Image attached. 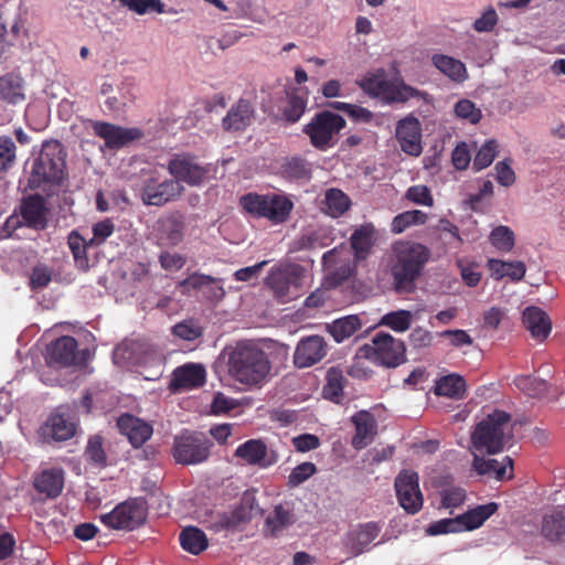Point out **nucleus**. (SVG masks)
<instances>
[{"instance_id": "nucleus-57", "label": "nucleus", "mask_w": 565, "mask_h": 565, "mask_svg": "<svg viewBox=\"0 0 565 565\" xmlns=\"http://www.w3.org/2000/svg\"><path fill=\"white\" fill-rule=\"evenodd\" d=\"M494 171L497 174V181L500 185L504 188H509L515 182V173L513 169L511 168V160L504 159L502 161H499L494 166Z\"/></svg>"}, {"instance_id": "nucleus-28", "label": "nucleus", "mask_w": 565, "mask_h": 565, "mask_svg": "<svg viewBox=\"0 0 565 565\" xmlns=\"http://www.w3.org/2000/svg\"><path fill=\"white\" fill-rule=\"evenodd\" d=\"M254 113V108L249 102L239 99L230 108L222 120V126L226 131L245 130L252 124Z\"/></svg>"}, {"instance_id": "nucleus-64", "label": "nucleus", "mask_w": 565, "mask_h": 565, "mask_svg": "<svg viewBox=\"0 0 565 565\" xmlns=\"http://www.w3.org/2000/svg\"><path fill=\"white\" fill-rule=\"evenodd\" d=\"M466 499V493L461 488H448L441 492V504L446 509H452L461 505Z\"/></svg>"}, {"instance_id": "nucleus-44", "label": "nucleus", "mask_w": 565, "mask_h": 565, "mask_svg": "<svg viewBox=\"0 0 565 565\" xmlns=\"http://www.w3.org/2000/svg\"><path fill=\"white\" fill-rule=\"evenodd\" d=\"M426 220V213L419 210L406 211L393 218L391 231L395 234H401L412 225L424 224Z\"/></svg>"}, {"instance_id": "nucleus-27", "label": "nucleus", "mask_w": 565, "mask_h": 565, "mask_svg": "<svg viewBox=\"0 0 565 565\" xmlns=\"http://www.w3.org/2000/svg\"><path fill=\"white\" fill-rule=\"evenodd\" d=\"M376 239V230L372 223H363L356 226L350 237L355 260L365 259L371 254Z\"/></svg>"}, {"instance_id": "nucleus-8", "label": "nucleus", "mask_w": 565, "mask_h": 565, "mask_svg": "<svg viewBox=\"0 0 565 565\" xmlns=\"http://www.w3.org/2000/svg\"><path fill=\"white\" fill-rule=\"evenodd\" d=\"M345 127V120L338 114L329 110L317 114L303 131L309 136L311 145L319 150H327L334 146L337 136Z\"/></svg>"}, {"instance_id": "nucleus-48", "label": "nucleus", "mask_w": 565, "mask_h": 565, "mask_svg": "<svg viewBox=\"0 0 565 565\" xmlns=\"http://www.w3.org/2000/svg\"><path fill=\"white\" fill-rule=\"evenodd\" d=\"M454 113L456 117L471 125L478 124L482 118L481 109L478 108L472 100L466 98H462L455 104Z\"/></svg>"}, {"instance_id": "nucleus-13", "label": "nucleus", "mask_w": 565, "mask_h": 565, "mask_svg": "<svg viewBox=\"0 0 565 565\" xmlns=\"http://www.w3.org/2000/svg\"><path fill=\"white\" fill-rule=\"evenodd\" d=\"M183 191V185L173 179L150 177L143 182L140 196L146 205L161 206L180 198Z\"/></svg>"}, {"instance_id": "nucleus-34", "label": "nucleus", "mask_w": 565, "mask_h": 565, "mask_svg": "<svg viewBox=\"0 0 565 565\" xmlns=\"http://www.w3.org/2000/svg\"><path fill=\"white\" fill-rule=\"evenodd\" d=\"M364 322L358 315H349L327 324V331L337 343H341L362 329Z\"/></svg>"}, {"instance_id": "nucleus-56", "label": "nucleus", "mask_w": 565, "mask_h": 565, "mask_svg": "<svg viewBox=\"0 0 565 565\" xmlns=\"http://www.w3.org/2000/svg\"><path fill=\"white\" fill-rule=\"evenodd\" d=\"M317 471L315 463L312 462H302L295 467L288 477V486L294 488L306 480H308L311 476H313Z\"/></svg>"}, {"instance_id": "nucleus-11", "label": "nucleus", "mask_w": 565, "mask_h": 565, "mask_svg": "<svg viewBox=\"0 0 565 565\" xmlns=\"http://www.w3.org/2000/svg\"><path fill=\"white\" fill-rule=\"evenodd\" d=\"M60 143L47 142L34 160L30 182L39 186L42 182L57 183L63 179L64 162L60 157Z\"/></svg>"}, {"instance_id": "nucleus-50", "label": "nucleus", "mask_w": 565, "mask_h": 565, "mask_svg": "<svg viewBox=\"0 0 565 565\" xmlns=\"http://www.w3.org/2000/svg\"><path fill=\"white\" fill-rule=\"evenodd\" d=\"M515 386L529 396H540L547 390V383L532 375H520L514 380Z\"/></svg>"}, {"instance_id": "nucleus-3", "label": "nucleus", "mask_w": 565, "mask_h": 565, "mask_svg": "<svg viewBox=\"0 0 565 565\" xmlns=\"http://www.w3.org/2000/svg\"><path fill=\"white\" fill-rule=\"evenodd\" d=\"M511 417L503 411H494L483 418L471 435V452L495 455L512 438Z\"/></svg>"}, {"instance_id": "nucleus-51", "label": "nucleus", "mask_w": 565, "mask_h": 565, "mask_svg": "<svg viewBox=\"0 0 565 565\" xmlns=\"http://www.w3.org/2000/svg\"><path fill=\"white\" fill-rule=\"evenodd\" d=\"M128 10L143 15L149 11L164 13V3L161 0H118Z\"/></svg>"}, {"instance_id": "nucleus-43", "label": "nucleus", "mask_w": 565, "mask_h": 565, "mask_svg": "<svg viewBox=\"0 0 565 565\" xmlns=\"http://www.w3.org/2000/svg\"><path fill=\"white\" fill-rule=\"evenodd\" d=\"M489 241L498 250L509 253L515 245V235L509 226L499 225L491 231Z\"/></svg>"}, {"instance_id": "nucleus-63", "label": "nucleus", "mask_w": 565, "mask_h": 565, "mask_svg": "<svg viewBox=\"0 0 565 565\" xmlns=\"http://www.w3.org/2000/svg\"><path fill=\"white\" fill-rule=\"evenodd\" d=\"M497 23L498 14L493 8L489 7L482 12L481 17L476 19L473 22V29L477 32H490Z\"/></svg>"}, {"instance_id": "nucleus-14", "label": "nucleus", "mask_w": 565, "mask_h": 565, "mask_svg": "<svg viewBox=\"0 0 565 565\" xmlns=\"http://www.w3.org/2000/svg\"><path fill=\"white\" fill-rule=\"evenodd\" d=\"M394 486L399 505L407 513L416 514L424 503L418 475L412 470H403L396 477Z\"/></svg>"}, {"instance_id": "nucleus-58", "label": "nucleus", "mask_w": 565, "mask_h": 565, "mask_svg": "<svg viewBox=\"0 0 565 565\" xmlns=\"http://www.w3.org/2000/svg\"><path fill=\"white\" fill-rule=\"evenodd\" d=\"M15 159V145L10 137H0V170H7Z\"/></svg>"}, {"instance_id": "nucleus-2", "label": "nucleus", "mask_w": 565, "mask_h": 565, "mask_svg": "<svg viewBox=\"0 0 565 565\" xmlns=\"http://www.w3.org/2000/svg\"><path fill=\"white\" fill-rule=\"evenodd\" d=\"M271 364L266 353L249 342H238L230 352L227 373L245 386H259L267 381Z\"/></svg>"}, {"instance_id": "nucleus-39", "label": "nucleus", "mask_w": 565, "mask_h": 565, "mask_svg": "<svg viewBox=\"0 0 565 565\" xmlns=\"http://www.w3.org/2000/svg\"><path fill=\"white\" fill-rule=\"evenodd\" d=\"M180 544L184 551L193 555H198L206 550L209 542L202 530L189 526L182 530L180 534Z\"/></svg>"}, {"instance_id": "nucleus-42", "label": "nucleus", "mask_w": 565, "mask_h": 565, "mask_svg": "<svg viewBox=\"0 0 565 565\" xmlns=\"http://www.w3.org/2000/svg\"><path fill=\"white\" fill-rule=\"evenodd\" d=\"M160 239L166 245L174 246L183 238V223L178 217H168L161 221Z\"/></svg>"}, {"instance_id": "nucleus-19", "label": "nucleus", "mask_w": 565, "mask_h": 565, "mask_svg": "<svg viewBox=\"0 0 565 565\" xmlns=\"http://www.w3.org/2000/svg\"><path fill=\"white\" fill-rule=\"evenodd\" d=\"M206 371L202 364L186 363L173 371L170 388L185 392L201 387L205 383Z\"/></svg>"}, {"instance_id": "nucleus-7", "label": "nucleus", "mask_w": 565, "mask_h": 565, "mask_svg": "<svg viewBox=\"0 0 565 565\" xmlns=\"http://www.w3.org/2000/svg\"><path fill=\"white\" fill-rule=\"evenodd\" d=\"M148 515V505L142 498L118 503L110 512L99 515L100 522L111 530L134 531L141 526Z\"/></svg>"}, {"instance_id": "nucleus-49", "label": "nucleus", "mask_w": 565, "mask_h": 565, "mask_svg": "<svg viewBox=\"0 0 565 565\" xmlns=\"http://www.w3.org/2000/svg\"><path fill=\"white\" fill-rule=\"evenodd\" d=\"M413 313L408 310L388 312L382 317L381 323L396 332H404L409 329Z\"/></svg>"}, {"instance_id": "nucleus-52", "label": "nucleus", "mask_w": 565, "mask_h": 565, "mask_svg": "<svg viewBox=\"0 0 565 565\" xmlns=\"http://www.w3.org/2000/svg\"><path fill=\"white\" fill-rule=\"evenodd\" d=\"M294 522L292 514L282 505H277L266 524L271 535H277L284 527Z\"/></svg>"}, {"instance_id": "nucleus-62", "label": "nucleus", "mask_w": 565, "mask_h": 565, "mask_svg": "<svg viewBox=\"0 0 565 565\" xmlns=\"http://www.w3.org/2000/svg\"><path fill=\"white\" fill-rule=\"evenodd\" d=\"M52 279L51 269L43 265L39 264L34 266L30 277V284L33 289L43 288L49 285Z\"/></svg>"}, {"instance_id": "nucleus-1", "label": "nucleus", "mask_w": 565, "mask_h": 565, "mask_svg": "<svg viewBox=\"0 0 565 565\" xmlns=\"http://www.w3.org/2000/svg\"><path fill=\"white\" fill-rule=\"evenodd\" d=\"M429 258L430 250L423 244L409 241L395 242L392 245L391 274L396 291H413L415 281Z\"/></svg>"}, {"instance_id": "nucleus-38", "label": "nucleus", "mask_w": 565, "mask_h": 565, "mask_svg": "<svg viewBox=\"0 0 565 565\" xmlns=\"http://www.w3.org/2000/svg\"><path fill=\"white\" fill-rule=\"evenodd\" d=\"M466 391L465 380L457 374H449L440 377L435 385L436 395L449 398H462Z\"/></svg>"}, {"instance_id": "nucleus-10", "label": "nucleus", "mask_w": 565, "mask_h": 565, "mask_svg": "<svg viewBox=\"0 0 565 565\" xmlns=\"http://www.w3.org/2000/svg\"><path fill=\"white\" fill-rule=\"evenodd\" d=\"M211 441L201 433L184 431L174 437L172 456L181 465H199L207 460Z\"/></svg>"}, {"instance_id": "nucleus-54", "label": "nucleus", "mask_w": 565, "mask_h": 565, "mask_svg": "<svg viewBox=\"0 0 565 565\" xmlns=\"http://www.w3.org/2000/svg\"><path fill=\"white\" fill-rule=\"evenodd\" d=\"M216 284V278L207 276V275H191L189 278L179 282V287L183 289L184 292H189L191 290H200L204 291L205 289L213 287Z\"/></svg>"}, {"instance_id": "nucleus-16", "label": "nucleus", "mask_w": 565, "mask_h": 565, "mask_svg": "<svg viewBox=\"0 0 565 565\" xmlns=\"http://www.w3.org/2000/svg\"><path fill=\"white\" fill-rule=\"evenodd\" d=\"M322 264L328 279L339 285L352 274L354 266L351 263L350 253L344 247H335L323 254Z\"/></svg>"}, {"instance_id": "nucleus-24", "label": "nucleus", "mask_w": 565, "mask_h": 565, "mask_svg": "<svg viewBox=\"0 0 565 565\" xmlns=\"http://www.w3.org/2000/svg\"><path fill=\"white\" fill-rule=\"evenodd\" d=\"M97 136L103 138L109 148H120L140 137L136 128H122L108 122L97 121L93 126Z\"/></svg>"}, {"instance_id": "nucleus-12", "label": "nucleus", "mask_w": 565, "mask_h": 565, "mask_svg": "<svg viewBox=\"0 0 565 565\" xmlns=\"http://www.w3.org/2000/svg\"><path fill=\"white\" fill-rule=\"evenodd\" d=\"M168 171L174 181L196 186L209 178L211 167L202 164L195 157L186 153L175 154L168 162Z\"/></svg>"}, {"instance_id": "nucleus-37", "label": "nucleus", "mask_w": 565, "mask_h": 565, "mask_svg": "<svg viewBox=\"0 0 565 565\" xmlns=\"http://www.w3.org/2000/svg\"><path fill=\"white\" fill-rule=\"evenodd\" d=\"M488 268L494 279H502L509 277L512 280H521L525 273V264L521 260L505 262L500 259H489Z\"/></svg>"}, {"instance_id": "nucleus-46", "label": "nucleus", "mask_w": 565, "mask_h": 565, "mask_svg": "<svg viewBox=\"0 0 565 565\" xmlns=\"http://www.w3.org/2000/svg\"><path fill=\"white\" fill-rule=\"evenodd\" d=\"M499 153V143L495 139H489L477 151L472 166L476 170L489 167Z\"/></svg>"}, {"instance_id": "nucleus-17", "label": "nucleus", "mask_w": 565, "mask_h": 565, "mask_svg": "<svg viewBox=\"0 0 565 565\" xmlns=\"http://www.w3.org/2000/svg\"><path fill=\"white\" fill-rule=\"evenodd\" d=\"M396 138L405 153L414 157L422 153V126L417 118L406 117L399 120L396 127Z\"/></svg>"}, {"instance_id": "nucleus-53", "label": "nucleus", "mask_w": 565, "mask_h": 565, "mask_svg": "<svg viewBox=\"0 0 565 565\" xmlns=\"http://www.w3.org/2000/svg\"><path fill=\"white\" fill-rule=\"evenodd\" d=\"M172 333L184 341H193L202 335V328L193 320H184L172 328Z\"/></svg>"}, {"instance_id": "nucleus-26", "label": "nucleus", "mask_w": 565, "mask_h": 565, "mask_svg": "<svg viewBox=\"0 0 565 565\" xmlns=\"http://www.w3.org/2000/svg\"><path fill=\"white\" fill-rule=\"evenodd\" d=\"M525 329L535 340H545L552 330V321L544 310L539 307H526L522 315Z\"/></svg>"}, {"instance_id": "nucleus-15", "label": "nucleus", "mask_w": 565, "mask_h": 565, "mask_svg": "<svg viewBox=\"0 0 565 565\" xmlns=\"http://www.w3.org/2000/svg\"><path fill=\"white\" fill-rule=\"evenodd\" d=\"M329 351V345L321 335H309L300 339L294 352V364L298 369L310 367L322 361Z\"/></svg>"}, {"instance_id": "nucleus-9", "label": "nucleus", "mask_w": 565, "mask_h": 565, "mask_svg": "<svg viewBox=\"0 0 565 565\" xmlns=\"http://www.w3.org/2000/svg\"><path fill=\"white\" fill-rule=\"evenodd\" d=\"M498 510V504L490 502L488 504L478 505L454 519L439 520L427 529L430 535H439L446 533H455L462 531H471L481 526L487 519Z\"/></svg>"}, {"instance_id": "nucleus-60", "label": "nucleus", "mask_w": 565, "mask_h": 565, "mask_svg": "<svg viewBox=\"0 0 565 565\" xmlns=\"http://www.w3.org/2000/svg\"><path fill=\"white\" fill-rule=\"evenodd\" d=\"M306 109V102L299 96H291L285 108L284 116L287 121L296 122L303 115Z\"/></svg>"}, {"instance_id": "nucleus-20", "label": "nucleus", "mask_w": 565, "mask_h": 565, "mask_svg": "<svg viewBox=\"0 0 565 565\" xmlns=\"http://www.w3.org/2000/svg\"><path fill=\"white\" fill-rule=\"evenodd\" d=\"M234 456L246 465L260 468L270 467L276 462V456L269 452L266 444L260 439H249L239 445Z\"/></svg>"}, {"instance_id": "nucleus-6", "label": "nucleus", "mask_w": 565, "mask_h": 565, "mask_svg": "<svg viewBox=\"0 0 565 565\" xmlns=\"http://www.w3.org/2000/svg\"><path fill=\"white\" fill-rule=\"evenodd\" d=\"M305 269L300 266L279 265L270 269L265 285L281 302L298 298L303 291Z\"/></svg>"}, {"instance_id": "nucleus-45", "label": "nucleus", "mask_w": 565, "mask_h": 565, "mask_svg": "<svg viewBox=\"0 0 565 565\" xmlns=\"http://www.w3.org/2000/svg\"><path fill=\"white\" fill-rule=\"evenodd\" d=\"M281 172L285 178L290 180H308L311 175V168L306 160L291 158L282 164Z\"/></svg>"}, {"instance_id": "nucleus-4", "label": "nucleus", "mask_w": 565, "mask_h": 565, "mask_svg": "<svg viewBox=\"0 0 565 565\" xmlns=\"http://www.w3.org/2000/svg\"><path fill=\"white\" fill-rule=\"evenodd\" d=\"M355 359L358 361L369 360L386 367H396L405 361V345L403 341L391 334L379 332L371 343H366L358 350Z\"/></svg>"}, {"instance_id": "nucleus-21", "label": "nucleus", "mask_w": 565, "mask_h": 565, "mask_svg": "<svg viewBox=\"0 0 565 565\" xmlns=\"http://www.w3.org/2000/svg\"><path fill=\"white\" fill-rule=\"evenodd\" d=\"M77 342L72 337H61L47 347L46 362L54 366H70L76 362Z\"/></svg>"}, {"instance_id": "nucleus-5", "label": "nucleus", "mask_w": 565, "mask_h": 565, "mask_svg": "<svg viewBox=\"0 0 565 565\" xmlns=\"http://www.w3.org/2000/svg\"><path fill=\"white\" fill-rule=\"evenodd\" d=\"M242 207L257 217H265L274 224L285 222L292 207V202L281 194L248 193L241 198Z\"/></svg>"}, {"instance_id": "nucleus-40", "label": "nucleus", "mask_w": 565, "mask_h": 565, "mask_svg": "<svg viewBox=\"0 0 565 565\" xmlns=\"http://www.w3.org/2000/svg\"><path fill=\"white\" fill-rule=\"evenodd\" d=\"M350 199L341 190L329 189L324 194L322 210L332 217L341 216L350 207Z\"/></svg>"}, {"instance_id": "nucleus-47", "label": "nucleus", "mask_w": 565, "mask_h": 565, "mask_svg": "<svg viewBox=\"0 0 565 565\" xmlns=\"http://www.w3.org/2000/svg\"><path fill=\"white\" fill-rule=\"evenodd\" d=\"M388 79L385 77L384 71H376L375 73H370L365 75L360 82L359 86L369 96L377 97L382 95V90Z\"/></svg>"}, {"instance_id": "nucleus-35", "label": "nucleus", "mask_w": 565, "mask_h": 565, "mask_svg": "<svg viewBox=\"0 0 565 565\" xmlns=\"http://www.w3.org/2000/svg\"><path fill=\"white\" fill-rule=\"evenodd\" d=\"M23 78L15 74L0 76V99L7 104L17 105L24 100Z\"/></svg>"}, {"instance_id": "nucleus-23", "label": "nucleus", "mask_w": 565, "mask_h": 565, "mask_svg": "<svg viewBox=\"0 0 565 565\" xmlns=\"http://www.w3.org/2000/svg\"><path fill=\"white\" fill-rule=\"evenodd\" d=\"M473 456L472 467L479 475H487L501 481L512 478L513 462L509 456L497 459H486L482 454L471 452Z\"/></svg>"}, {"instance_id": "nucleus-61", "label": "nucleus", "mask_w": 565, "mask_h": 565, "mask_svg": "<svg viewBox=\"0 0 565 565\" xmlns=\"http://www.w3.org/2000/svg\"><path fill=\"white\" fill-rule=\"evenodd\" d=\"M136 344L134 343H121L115 350L113 354L114 362L121 366L134 364L139 362L135 359L132 352L135 351Z\"/></svg>"}, {"instance_id": "nucleus-18", "label": "nucleus", "mask_w": 565, "mask_h": 565, "mask_svg": "<svg viewBox=\"0 0 565 565\" xmlns=\"http://www.w3.org/2000/svg\"><path fill=\"white\" fill-rule=\"evenodd\" d=\"M380 532L381 526L376 522L360 524L345 534L343 545L352 556H358L369 550Z\"/></svg>"}, {"instance_id": "nucleus-41", "label": "nucleus", "mask_w": 565, "mask_h": 565, "mask_svg": "<svg viewBox=\"0 0 565 565\" xmlns=\"http://www.w3.org/2000/svg\"><path fill=\"white\" fill-rule=\"evenodd\" d=\"M345 381L344 374L340 369L331 367L327 372V383L322 391L324 398L333 403H340L343 397Z\"/></svg>"}, {"instance_id": "nucleus-55", "label": "nucleus", "mask_w": 565, "mask_h": 565, "mask_svg": "<svg viewBox=\"0 0 565 565\" xmlns=\"http://www.w3.org/2000/svg\"><path fill=\"white\" fill-rule=\"evenodd\" d=\"M68 246L77 266L82 268L87 267L88 259L86 257V243L84 238L76 232H72L68 236Z\"/></svg>"}, {"instance_id": "nucleus-25", "label": "nucleus", "mask_w": 565, "mask_h": 565, "mask_svg": "<svg viewBox=\"0 0 565 565\" xmlns=\"http://www.w3.org/2000/svg\"><path fill=\"white\" fill-rule=\"evenodd\" d=\"M117 426L120 433L128 437L134 447H140L152 435V427L129 414L121 415L117 420Z\"/></svg>"}, {"instance_id": "nucleus-33", "label": "nucleus", "mask_w": 565, "mask_h": 565, "mask_svg": "<svg viewBox=\"0 0 565 565\" xmlns=\"http://www.w3.org/2000/svg\"><path fill=\"white\" fill-rule=\"evenodd\" d=\"M431 63L443 75L455 83H463L468 78L466 65L452 56L434 54Z\"/></svg>"}, {"instance_id": "nucleus-32", "label": "nucleus", "mask_w": 565, "mask_h": 565, "mask_svg": "<svg viewBox=\"0 0 565 565\" xmlns=\"http://www.w3.org/2000/svg\"><path fill=\"white\" fill-rule=\"evenodd\" d=\"M380 99L384 104L405 103L412 98H424L425 93L401 81H388Z\"/></svg>"}, {"instance_id": "nucleus-36", "label": "nucleus", "mask_w": 565, "mask_h": 565, "mask_svg": "<svg viewBox=\"0 0 565 565\" xmlns=\"http://www.w3.org/2000/svg\"><path fill=\"white\" fill-rule=\"evenodd\" d=\"M43 434L57 441L70 439L75 434V423L64 414H53L43 427Z\"/></svg>"}, {"instance_id": "nucleus-22", "label": "nucleus", "mask_w": 565, "mask_h": 565, "mask_svg": "<svg viewBox=\"0 0 565 565\" xmlns=\"http://www.w3.org/2000/svg\"><path fill=\"white\" fill-rule=\"evenodd\" d=\"M355 434L352 437L351 445L360 450L370 445L377 434V423L373 414L367 411H360L351 418Z\"/></svg>"}, {"instance_id": "nucleus-30", "label": "nucleus", "mask_w": 565, "mask_h": 565, "mask_svg": "<svg viewBox=\"0 0 565 565\" xmlns=\"http://www.w3.org/2000/svg\"><path fill=\"white\" fill-rule=\"evenodd\" d=\"M541 531L547 540L565 544V505L556 507L543 516Z\"/></svg>"}, {"instance_id": "nucleus-31", "label": "nucleus", "mask_w": 565, "mask_h": 565, "mask_svg": "<svg viewBox=\"0 0 565 565\" xmlns=\"http://www.w3.org/2000/svg\"><path fill=\"white\" fill-rule=\"evenodd\" d=\"M46 207L40 195H31L25 199L21 206V217L24 223L34 228L46 226Z\"/></svg>"}, {"instance_id": "nucleus-59", "label": "nucleus", "mask_w": 565, "mask_h": 565, "mask_svg": "<svg viewBox=\"0 0 565 565\" xmlns=\"http://www.w3.org/2000/svg\"><path fill=\"white\" fill-rule=\"evenodd\" d=\"M114 230L115 225L109 218L97 222L93 225V237L90 238L89 244H103L114 233Z\"/></svg>"}, {"instance_id": "nucleus-29", "label": "nucleus", "mask_w": 565, "mask_h": 565, "mask_svg": "<svg viewBox=\"0 0 565 565\" xmlns=\"http://www.w3.org/2000/svg\"><path fill=\"white\" fill-rule=\"evenodd\" d=\"M34 487L47 498H56L64 487V471L62 468L44 469L34 480Z\"/></svg>"}]
</instances>
